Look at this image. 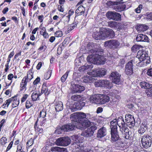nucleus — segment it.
Wrapping results in <instances>:
<instances>
[{
    "mask_svg": "<svg viewBox=\"0 0 152 152\" xmlns=\"http://www.w3.org/2000/svg\"><path fill=\"white\" fill-rule=\"evenodd\" d=\"M92 54L90 55L87 57V60L88 62L96 64H104L106 60L104 56L99 55V50L95 51L92 49L90 50Z\"/></svg>",
    "mask_w": 152,
    "mask_h": 152,
    "instance_id": "f257e3e1",
    "label": "nucleus"
},
{
    "mask_svg": "<svg viewBox=\"0 0 152 152\" xmlns=\"http://www.w3.org/2000/svg\"><path fill=\"white\" fill-rule=\"evenodd\" d=\"M136 58L140 61L137 65L139 67H144L151 62L150 58L147 52L145 50H140L138 51Z\"/></svg>",
    "mask_w": 152,
    "mask_h": 152,
    "instance_id": "f03ea898",
    "label": "nucleus"
},
{
    "mask_svg": "<svg viewBox=\"0 0 152 152\" xmlns=\"http://www.w3.org/2000/svg\"><path fill=\"white\" fill-rule=\"evenodd\" d=\"M91 100L96 104H102L108 102L110 100V98L106 95L98 94L91 97Z\"/></svg>",
    "mask_w": 152,
    "mask_h": 152,
    "instance_id": "7ed1b4c3",
    "label": "nucleus"
},
{
    "mask_svg": "<svg viewBox=\"0 0 152 152\" xmlns=\"http://www.w3.org/2000/svg\"><path fill=\"white\" fill-rule=\"evenodd\" d=\"M33 68H32L28 72L27 76L22 80L20 85V91H23L26 90L27 83L33 77Z\"/></svg>",
    "mask_w": 152,
    "mask_h": 152,
    "instance_id": "20e7f679",
    "label": "nucleus"
},
{
    "mask_svg": "<svg viewBox=\"0 0 152 152\" xmlns=\"http://www.w3.org/2000/svg\"><path fill=\"white\" fill-rule=\"evenodd\" d=\"M73 121H78L79 118H84L91 119L92 120H95L96 118L92 115L89 113L86 114L85 113L82 112H76L72 114L71 118Z\"/></svg>",
    "mask_w": 152,
    "mask_h": 152,
    "instance_id": "39448f33",
    "label": "nucleus"
},
{
    "mask_svg": "<svg viewBox=\"0 0 152 152\" xmlns=\"http://www.w3.org/2000/svg\"><path fill=\"white\" fill-rule=\"evenodd\" d=\"M100 32L102 34L103 39L108 37L113 38L115 36L114 31L112 29L109 28H100Z\"/></svg>",
    "mask_w": 152,
    "mask_h": 152,
    "instance_id": "423d86ee",
    "label": "nucleus"
},
{
    "mask_svg": "<svg viewBox=\"0 0 152 152\" xmlns=\"http://www.w3.org/2000/svg\"><path fill=\"white\" fill-rule=\"evenodd\" d=\"M94 85L96 87H104L108 89L112 87V83L106 80H99L95 83Z\"/></svg>",
    "mask_w": 152,
    "mask_h": 152,
    "instance_id": "0eeeda50",
    "label": "nucleus"
},
{
    "mask_svg": "<svg viewBox=\"0 0 152 152\" xmlns=\"http://www.w3.org/2000/svg\"><path fill=\"white\" fill-rule=\"evenodd\" d=\"M67 105L72 111H75L77 110H80L85 105V103L82 102H77L74 104H70V102L67 103Z\"/></svg>",
    "mask_w": 152,
    "mask_h": 152,
    "instance_id": "6e6552de",
    "label": "nucleus"
},
{
    "mask_svg": "<svg viewBox=\"0 0 152 152\" xmlns=\"http://www.w3.org/2000/svg\"><path fill=\"white\" fill-rule=\"evenodd\" d=\"M152 138L151 137L148 135H144L142 136L141 139V142L142 146L145 148L150 147L151 144Z\"/></svg>",
    "mask_w": 152,
    "mask_h": 152,
    "instance_id": "1a4fd4ad",
    "label": "nucleus"
},
{
    "mask_svg": "<svg viewBox=\"0 0 152 152\" xmlns=\"http://www.w3.org/2000/svg\"><path fill=\"white\" fill-rule=\"evenodd\" d=\"M71 140L68 137H63L58 138L55 143L58 146H66L70 144Z\"/></svg>",
    "mask_w": 152,
    "mask_h": 152,
    "instance_id": "9d476101",
    "label": "nucleus"
},
{
    "mask_svg": "<svg viewBox=\"0 0 152 152\" xmlns=\"http://www.w3.org/2000/svg\"><path fill=\"white\" fill-rule=\"evenodd\" d=\"M83 118H79L77 121V128L82 129H86L91 125V122L88 120H83Z\"/></svg>",
    "mask_w": 152,
    "mask_h": 152,
    "instance_id": "9b49d317",
    "label": "nucleus"
},
{
    "mask_svg": "<svg viewBox=\"0 0 152 152\" xmlns=\"http://www.w3.org/2000/svg\"><path fill=\"white\" fill-rule=\"evenodd\" d=\"M72 115V114L70 115V117L72 121L71 123L62 126V129L64 130V131H70L74 130L75 128H77V125L76 124L77 121L72 120L71 118Z\"/></svg>",
    "mask_w": 152,
    "mask_h": 152,
    "instance_id": "f8f14e48",
    "label": "nucleus"
},
{
    "mask_svg": "<svg viewBox=\"0 0 152 152\" xmlns=\"http://www.w3.org/2000/svg\"><path fill=\"white\" fill-rule=\"evenodd\" d=\"M107 17L110 19L118 21L121 20L120 14L115 12H108L106 13Z\"/></svg>",
    "mask_w": 152,
    "mask_h": 152,
    "instance_id": "ddd939ff",
    "label": "nucleus"
},
{
    "mask_svg": "<svg viewBox=\"0 0 152 152\" xmlns=\"http://www.w3.org/2000/svg\"><path fill=\"white\" fill-rule=\"evenodd\" d=\"M97 129V127L96 126H91L90 128L87 129L85 131L82 132L81 135L86 137H91L93 135V134L95 130H96Z\"/></svg>",
    "mask_w": 152,
    "mask_h": 152,
    "instance_id": "4468645a",
    "label": "nucleus"
},
{
    "mask_svg": "<svg viewBox=\"0 0 152 152\" xmlns=\"http://www.w3.org/2000/svg\"><path fill=\"white\" fill-rule=\"evenodd\" d=\"M119 44V43L117 40L113 39L106 41L104 42V46L114 49L118 48Z\"/></svg>",
    "mask_w": 152,
    "mask_h": 152,
    "instance_id": "2eb2a0df",
    "label": "nucleus"
},
{
    "mask_svg": "<svg viewBox=\"0 0 152 152\" xmlns=\"http://www.w3.org/2000/svg\"><path fill=\"white\" fill-rule=\"evenodd\" d=\"M110 77L113 83L117 84H119L121 83V75L118 72H112Z\"/></svg>",
    "mask_w": 152,
    "mask_h": 152,
    "instance_id": "dca6fc26",
    "label": "nucleus"
},
{
    "mask_svg": "<svg viewBox=\"0 0 152 152\" xmlns=\"http://www.w3.org/2000/svg\"><path fill=\"white\" fill-rule=\"evenodd\" d=\"M70 89L71 93L74 94L77 92H81L85 90V88L83 86L75 84L72 82Z\"/></svg>",
    "mask_w": 152,
    "mask_h": 152,
    "instance_id": "f3484780",
    "label": "nucleus"
},
{
    "mask_svg": "<svg viewBox=\"0 0 152 152\" xmlns=\"http://www.w3.org/2000/svg\"><path fill=\"white\" fill-rule=\"evenodd\" d=\"M125 118L126 123L129 127H132L135 125V120L132 115L127 114L125 115Z\"/></svg>",
    "mask_w": 152,
    "mask_h": 152,
    "instance_id": "a211bd4d",
    "label": "nucleus"
},
{
    "mask_svg": "<svg viewBox=\"0 0 152 152\" xmlns=\"http://www.w3.org/2000/svg\"><path fill=\"white\" fill-rule=\"evenodd\" d=\"M75 149L76 152H97L96 148L88 149L83 150V147L80 146V144L74 143L73 144Z\"/></svg>",
    "mask_w": 152,
    "mask_h": 152,
    "instance_id": "6ab92c4d",
    "label": "nucleus"
},
{
    "mask_svg": "<svg viewBox=\"0 0 152 152\" xmlns=\"http://www.w3.org/2000/svg\"><path fill=\"white\" fill-rule=\"evenodd\" d=\"M133 60L128 62L126 65L125 73L127 75H130L133 73Z\"/></svg>",
    "mask_w": 152,
    "mask_h": 152,
    "instance_id": "aec40b11",
    "label": "nucleus"
},
{
    "mask_svg": "<svg viewBox=\"0 0 152 152\" xmlns=\"http://www.w3.org/2000/svg\"><path fill=\"white\" fill-rule=\"evenodd\" d=\"M120 131L123 135V137L126 139H129L131 137V132L129 131V129L126 127L121 129Z\"/></svg>",
    "mask_w": 152,
    "mask_h": 152,
    "instance_id": "412c9836",
    "label": "nucleus"
},
{
    "mask_svg": "<svg viewBox=\"0 0 152 152\" xmlns=\"http://www.w3.org/2000/svg\"><path fill=\"white\" fill-rule=\"evenodd\" d=\"M111 140L112 141L116 142L119 140L120 137L117 130H111Z\"/></svg>",
    "mask_w": 152,
    "mask_h": 152,
    "instance_id": "4be33fe9",
    "label": "nucleus"
},
{
    "mask_svg": "<svg viewBox=\"0 0 152 152\" xmlns=\"http://www.w3.org/2000/svg\"><path fill=\"white\" fill-rule=\"evenodd\" d=\"M136 40L138 42H149L148 37L145 35L142 34H138L136 37Z\"/></svg>",
    "mask_w": 152,
    "mask_h": 152,
    "instance_id": "5701e85b",
    "label": "nucleus"
},
{
    "mask_svg": "<svg viewBox=\"0 0 152 152\" xmlns=\"http://www.w3.org/2000/svg\"><path fill=\"white\" fill-rule=\"evenodd\" d=\"M106 129L105 127H102L98 131L97 134V137L98 138H101L106 134Z\"/></svg>",
    "mask_w": 152,
    "mask_h": 152,
    "instance_id": "b1692460",
    "label": "nucleus"
},
{
    "mask_svg": "<svg viewBox=\"0 0 152 152\" xmlns=\"http://www.w3.org/2000/svg\"><path fill=\"white\" fill-rule=\"evenodd\" d=\"M117 124L120 128V131L121 129H122L123 128H126L125 126V123L123 118L122 117H120L117 120Z\"/></svg>",
    "mask_w": 152,
    "mask_h": 152,
    "instance_id": "393cba45",
    "label": "nucleus"
},
{
    "mask_svg": "<svg viewBox=\"0 0 152 152\" xmlns=\"http://www.w3.org/2000/svg\"><path fill=\"white\" fill-rule=\"evenodd\" d=\"M46 111L45 110H42L40 113V117L38 118L39 119L41 120L42 118V122L40 124L41 126L42 125L45 121V119L44 118L46 116Z\"/></svg>",
    "mask_w": 152,
    "mask_h": 152,
    "instance_id": "a878e982",
    "label": "nucleus"
},
{
    "mask_svg": "<svg viewBox=\"0 0 152 152\" xmlns=\"http://www.w3.org/2000/svg\"><path fill=\"white\" fill-rule=\"evenodd\" d=\"M55 108L57 112L62 110L63 109V104L61 102L58 101L56 102Z\"/></svg>",
    "mask_w": 152,
    "mask_h": 152,
    "instance_id": "bb28decb",
    "label": "nucleus"
},
{
    "mask_svg": "<svg viewBox=\"0 0 152 152\" xmlns=\"http://www.w3.org/2000/svg\"><path fill=\"white\" fill-rule=\"evenodd\" d=\"M140 85L143 88L147 89L151 87V84L148 82L145 81H142L140 83Z\"/></svg>",
    "mask_w": 152,
    "mask_h": 152,
    "instance_id": "cd10ccee",
    "label": "nucleus"
},
{
    "mask_svg": "<svg viewBox=\"0 0 152 152\" xmlns=\"http://www.w3.org/2000/svg\"><path fill=\"white\" fill-rule=\"evenodd\" d=\"M39 94V91H38L34 92L31 96L32 100L33 101H35L39 99V96L40 95Z\"/></svg>",
    "mask_w": 152,
    "mask_h": 152,
    "instance_id": "c85d7f7f",
    "label": "nucleus"
},
{
    "mask_svg": "<svg viewBox=\"0 0 152 152\" xmlns=\"http://www.w3.org/2000/svg\"><path fill=\"white\" fill-rule=\"evenodd\" d=\"M110 127L111 130H117V122L116 119H114L113 121L110 122Z\"/></svg>",
    "mask_w": 152,
    "mask_h": 152,
    "instance_id": "c756f323",
    "label": "nucleus"
},
{
    "mask_svg": "<svg viewBox=\"0 0 152 152\" xmlns=\"http://www.w3.org/2000/svg\"><path fill=\"white\" fill-rule=\"evenodd\" d=\"M45 93V96H48L50 93L48 87L45 85H43L41 91V94Z\"/></svg>",
    "mask_w": 152,
    "mask_h": 152,
    "instance_id": "7c9ffc66",
    "label": "nucleus"
},
{
    "mask_svg": "<svg viewBox=\"0 0 152 152\" xmlns=\"http://www.w3.org/2000/svg\"><path fill=\"white\" fill-rule=\"evenodd\" d=\"M100 32V30L99 32H94L93 34V37L95 39L98 40L100 39H102V36Z\"/></svg>",
    "mask_w": 152,
    "mask_h": 152,
    "instance_id": "2f4dec72",
    "label": "nucleus"
},
{
    "mask_svg": "<svg viewBox=\"0 0 152 152\" xmlns=\"http://www.w3.org/2000/svg\"><path fill=\"white\" fill-rule=\"evenodd\" d=\"M12 98L13 100L12 101L13 102L12 107L13 108H15L17 107L19 105V99H17L16 96L12 97Z\"/></svg>",
    "mask_w": 152,
    "mask_h": 152,
    "instance_id": "473e14b6",
    "label": "nucleus"
},
{
    "mask_svg": "<svg viewBox=\"0 0 152 152\" xmlns=\"http://www.w3.org/2000/svg\"><path fill=\"white\" fill-rule=\"evenodd\" d=\"M85 11V8L83 6L81 5L76 10V12L79 15H82L84 13Z\"/></svg>",
    "mask_w": 152,
    "mask_h": 152,
    "instance_id": "72a5a7b5",
    "label": "nucleus"
},
{
    "mask_svg": "<svg viewBox=\"0 0 152 152\" xmlns=\"http://www.w3.org/2000/svg\"><path fill=\"white\" fill-rule=\"evenodd\" d=\"M94 80L93 77L89 75L84 77L83 82L85 83H91L94 81Z\"/></svg>",
    "mask_w": 152,
    "mask_h": 152,
    "instance_id": "f704fd0d",
    "label": "nucleus"
},
{
    "mask_svg": "<svg viewBox=\"0 0 152 152\" xmlns=\"http://www.w3.org/2000/svg\"><path fill=\"white\" fill-rule=\"evenodd\" d=\"M145 123L143 124V123L141 125L140 129L138 131L139 133L142 134L147 129L146 125L145 124Z\"/></svg>",
    "mask_w": 152,
    "mask_h": 152,
    "instance_id": "c9c22d12",
    "label": "nucleus"
},
{
    "mask_svg": "<svg viewBox=\"0 0 152 152\" xmlns=\"http://www.w3.org/2000/svg\"><path fill=\"white\" fill-rule=\"evenodd\" d=\"M98 71V69H97L96 70H93L91 72H88L87 73L89 75H90L93 77H98V72H97Z\"/></svg>",
    "mask_w": 152,
    "mask_h": 152,
    "instance_id": "e433bc0d",
    "label": "nucleus"
},
{
    "mask_svg": "<svg viewBox=\"0 0 152 152\" xmlns=\"http://www.w3.org/2000/svg\"><path fill=\"white\" fill-rule=\"evenodd\" d=\"M71 99L74 101L79 102L82 99L81 96L78 95H72L71 97Z\"/></svg>",
    "mask_w": 152,
    "mask_h": 152,
    "instance_id": "4c0bfd02",
    "label": "nucleus"
},
{
    "mask_svg": "<svg viewBox=\"0 0 152 152\" xmlns=\"http://www.w3.org/2000/svg\"><path fill=\"white\" fill-rule=\"evenodd\" d=\"M98 77H102L106 73V70L104 68L98 69Z\"/></svg>",
    "mask_w": 152,
    "mask_h": 152,
    "instance_id": "58836bf2",
    "label": "nucleus"
},
{
    "mask_svg": "<svg viewBox=\"0 0 152 152\" xmlns=\"http://www.w3.org/2000/svg\"><path fill=\"white\" fill-rule=\"evenodd\" d=\"M118 25V23L115 21H111L108 22V26L111 28L116 27Z\"/></svg>",
    "mask_w": 152,
    "mask_h": 152,
    "instance_id": "ea45409f",
    "label": "nucleus"
},
{
    "mask_svg": "<svg viewBox=\"0 0 152 152\" xmlns=\"http://www.w3.org/2000/svg\"><path fill=\"white\" fill-rule=\"evenodd\" d=\"M115 146L117 147V149L122 150V147L124 146V144L121 141H118L115 143Z\"/></svg>",
    "mask_w": 152,
    "mask_h": 152,
    "instance_id": "a19ab883",
    "label": "nucleus"
},
{
    "mask_svg": "<svg viewBox=\"0 0 152 152\" xmlns=\"http://www.w3.org/2000/svg\"><path fill=\"white\" fill-rule=\"evenodd\" d=\"M51 70H48L45 74L44 79L45 80H48L49 79L51 76Z\"/></svg>",
    "mask_w": 152,
    "mask_h": 152,
    "instance_id": "79ce46f5",
    "label": "nucleus"
},
{
    "mask_svg": "<svg viewBox=\"0 0 152 152\" xmlns=\"http://www.w3.org/2000/svg\"><path fill=\"white\" fill-rule=\"evenodd\" d=\"M7 143V140L6 137H2L1 138L0 144L2 145H4Z\"/></svg>",
    "mask_w": 152,
    "mask_h": 152,
    "instance_id": "37998d69",
    "label": "nucleus"
},
{
    "mask_svg": "<svg viewBox=\"0 0 152 152\" xmlns=\"http://www.w3.org/2000/svg\"><path fill=\"white\" fill-rule=\"evenodd\" d=\"M69 74V72L67 71L61 77V80L62 82H64L67 78Z\"/></svg>",
    "mask_w": 152,
    "mask_h": 152,
    "instance_id": "c03bdc74",
    "label": "nucleus"
},
{
    "mask_svg": "<svg viewBox=\"0 0 152 152\" xmlns=\"http://www.w3.org/2000/svg\"><path fill=\"white\" fill-rule=\"evenodd\" d=\"M74 13V12L72 10H70L68 13V15L66 16V18H67V20H66L67 22H69L70 20V16L73 15Z\"/></svg>",
    "mask_w": 152,
    "mask_h": 152,
    "instance_id": "a18cd8bd",
    "label": "nucleus"
},
{
    "mask_svg": "<svg viewBox=\"0 0 152 152\" xmlns=\"http://www.w3.org/2000/svg\"><path fill=\"white\" fill-rule=\"evenodd\" d=\"M32 103L30 101L28 100L26 101V107L27 108H30L32 106Z\"/></svg>",
    "mask_w": 152,
    "mask_h": 152,
    "instance_id": "49530a36",
    "label": "nucleus"
},
{
    "mask_svg": "<svg viewBox=\"0 0 152 152\" xmlns=\"http://www.w3.org/2000/svg\"><path fill=\"white\" fill-rule=\"evenodd\" d=\"M62 131H64V130L62 129V126L61 127H58L55 131V133L57 134H61Z\"/></svg>",
    "mask_w": 152,
    "mask_h": 152,
    "instance_id": "de8ad7c7",
    "label": "nucleus"
},
{
    "mask_svg": "<svg viewBox=\"0 0 152 152\" xmlns=\"http://www.w3.org/2000/svg\"><path fill=\"white\" fill-rule=\"evenodd\" d=\"M93 67L92 64L90 65H85L84 66H83L82 67V69L83 70L87 69H91Z\"/></svg>",
    "mask_w": 152,
    "mask_h": 152,
    "instance_id": "09e8293b",
    "label": "nucleus"
},
{
    "mask_svg": "<svg viewBox=\"0 0 152 152\" xmlns=\"http://www.w3.org/2000/svg\"><path fill=\"white\" fill-rule=\"evenodd\" d=\"M55 36L56 37H60L62 36V32L61 31H58L55 33Z\"/></svg>",
    "mask_w": 152,
    "mask_h": 152,
    "instance_id": "8fccbe9b",
    "label": "nucleus"
},
{
    "mask_svg": "<svg viewBox=\"0 0 152 152\" xmlns=\"http://www.w3.org/2000/svg\"><path fill=\"white\" fill-rule=\"evenodd\" d=\"M142 6L141 4H140L138 7L135 9V11L137 13L140 12L142 8Z\"/></svg>",
    "mask_w": 152,
    "mask_h": 152,
    "instance_id": "3c124183",
    "label": "nucleus"
},
{
    "mask_svg": "<svg viewBox=\"0 0 152 152\" xmlns=\"http://www.w3.org/2000/svg\"><path fill=\"white\" fill-rule=\"evenodd\" d=\"M33 140L31 138L26 142V145L28 147L31 146L33 143Z\"/></svg>",
    "mask_w": 152,
    "mask_h": 152,
    "instance_id": "603ef678",
    "label": "nucleus"
},
{
    "mask_svg": "<svg viewBox=\"0 0 152 152\" xmlns=\"http://www.w3.org/2000/svg\"><path fill=\"white\" fill-rule=\"evenodd\" d=\"M145 18L146 19L151 20H152V13H147Z\"/></svg>",
    "mask_w": 152,
    "mask_h": 152,
    "instance_id": "864d4df0",
    "label": "nucleus"
},
{
    "mask_svg": "<svg viewBox=\"0 0 152 152\" xmlns=\"http://www.w3.org/2000/svg\"><path fill=\"white\" fill-rule=\"evenodd\" d=\"M23 146V145L21 142L18 145L17 148V152H21V150L22 147Z\"/></svg>",
    "mask_w": 152,
    "mask_h": 152,
    "instance_id": "5fc2aeb1",
    "label": "nucleus"
},
{
    "mask_svg": "<svg viewBox=\"0 0 152 152\" xmlns=\"http://www.w3.org/2000/svg\"><path fill=\"white\" fill-rule=\"evenodd\" d=\"M29 96L27 94H24L23 95L22 98L21 99V102L23 103L27 99V97Z\"/></svg>",
    "mask_w": 152,
    "mask_h": 152,
    "instance_id": "6e6d98bb",
    "label": "nucleus"
},
{
    "mask_svg": "<svg viewBox=\"0 0 152 152\" xmlns=\"http://www.w3.org/2000/svg\"><path fill=\"white\" fill-rule=\"evenodd\" d=\"M13 99L12 97L8 99L7 100L5 101L6 104H7V107H8L11 102H12Z\"/></svg>",
    "mask_w": 152,
    "mask_h": 152,
    "instance_id": "4d7b16f0",
    "label": "nucleus"
},
{
    "mask_svg": "<svg viewBox=\"0 0 152 152\" xmlns=\"http://www.w3.org/2000/svg\"><path fill=\"white\" fill-rule=\"evenodd\" d=\"M146 93L148 97H152V89H149L147 91Z\"/></svg>",
    "mask_w": 152,
    "mask_h": 152,
    "instance_id": "13d9d810",
    "label": "nucleus"
},
{
    "mask_svg": "<svg viewBox=\"0 0 152 152\" xmlns=\"http://www.w3.org/2000/svg\"><path fill=\"white\" fill-rule=\"evenodd\" d=\"M138 47L137 45H135L133 46L131 48L132 50L135 53L137 50V49H138Z\"/></svg>",
    "mask_w": 152,
    "mask_h": 152,
    "instance_id": "bf43d9fd",
    "label": "nucleus"
},
{
    "mask_svg": "<svg viewBox=\"0 0 152 152\" xmlns=\"http://www.w3.org/2000/svg\"><path fill=\"white\" fill-rule=\"evenodd\" d=\"M59 147H53L51 148V150L52 151L58 152Z\"/></svg>",
    "mask_w": 152,
    "mask_h": 152,
    "instance_id": "052dcab7",
    "label": "nucleus"
},
{
    "mask_svg": "<svg viewBox=\"0 0 152 152\" xmlns=\"http://www.w3.org/2000/svg\"><path fill=\"white\" fill-rule=\"evenodd\" d=\"M147 75L152 77V68L148 69L146 72Z\"/></svg>",
    "mask_w": 152,
    "mask_h": 152,
    "instance_id": "680f3d73",
    "label": "nucleus"
},
{
    "mask_svg": "<svg viewBox=\"0 0 152 152\" xmlns=\"http://www.w3.org/2000/svg\"><path fill=\"white\" fill-rule=\"evenodd\" d=\"M143 26L142 25H138L137 26L136 29L137 30L139 31H143L142 30Z\"/></svg>",
    "mask_w": 152,
    "mask_h": 152,
    "instance_id": "e2e57ef3",
    "label": "nucleus"
},
{
    "mask_svg": "<svg viewBox=\"0 0 152 152\" xmlns=\"http://www.w3.org/2000/svg\"><path fill=\"white\" fill-rule=\"evenodd\" d=\"M13 141H12L10 142L6 149V151H7L9 150L12 147L13 144Z\"/></svg>",
    "mask_w": 152,
    "mask_h": 152,
    "instance_id": "0e129e2a",
    "label": "nucleus"
},
{
    "mask_svg": "<svg viewBox=\"0 0 152 152\" xmlns=\"http://www.w3.org/2000/svg\"><path fill=\"white\" fill-rule=\"evenodd\" d=\"M58 152H67V151L66 148L59 147Z\"/></svg>",
    "mask_w": 152,
    "mask_h": 152,
    "instance_id": "69168bd1",
    "label": "nucleus"
},
{
    "mask_svg": "<svg viewBox=\"0 0 152 152\" xmlns=\"http://www.w3.org/2000/svg\"><path fill=\"white\" fill-rule=\"evenodd\" d=\"M58 9L60 12H63L64 11V8L62 6L58 5Z\"/></svg>",
    "mask_w": 152,
    "mask_h": 152,
    "instance_id": "338daca9",
    "label": "nucleus"
},
{
    "mask_svg": "<svg viewBox=\"0 0 152 152\" xmlns=\"http://www.w3.org/2000/svg\"><path fill=\"white\" fill-rule=\"evenodd\" d=\"M40 79L39 77H37L34 81L33 83L34 85H36L40 81Z\"/></svg>",
    "mask_w": 152,
    "mask_h": 152,
    "instance_id": "774afa93",
    "label": "nucleus"
}]
</instances>
